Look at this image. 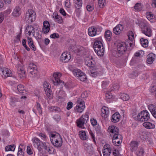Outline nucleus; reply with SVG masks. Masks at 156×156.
I'll list each match as a JSON object with an SVG mask.
<instances>
[{
	"label": "nucleus",
	"mask_w": 156,
	"mask_h": 156,
	"mask_svg": "<svg viewBox=\"0 0 156 156\" xmlns=\"http://www.w3.org/2000/svg\"><path fill=\"white\" fill-rule=\"evenodd\" d=\"M102 40L101 37L95 39L93 48L95 52L98 55L102 56L104 54L105 49L102 43Z\"/></svg>",
	"instance_id": "1"
},
{
	"label": "nucleus",
	"mask_w": 156,
	"mask_h": 156,
	"mask_svg": "<svg viewBox=\"0 0 156 156\" xmlns=\"http://www.w3.org/2000/svg\"><path fill=\"white\" fill-rule=\"evenodd\" d=\"M50 141L52 144L56 148L60 147L62 144V140L60 135L55 132L51 134L50 136Z\"/></svg>",
	"instance_id": "2"
},
{
	"label": "nucleus",
	"mask_w": 156,
	"mask_h": 156,
	"mask_svg": "<svg viewBox=\"0 0 156 156\" xmlns=\"http://www.w3.org/2000/svg\"><path fill=\"white\" fill-rule=\"evenodd\" d=\"M138 25L141 29L142 33L149 37L152 35L151 27L146 21H141L139 22Z\"/></svg>",
	"instance_id": "3"
},
{
	"label": "nucleus",
	"mask_w": 156,
	"mask_h": 156,
	"mask_svg": "<svg viewBox=\"0 0 156 156\" xmlns=\"http://www.w3.org/2000/svg\"><path fill=\"white\" fill-rule=\"evenodd\" d=\"M128 47V44L124 42L118 44L117 46V51L113 52V55L116 57H120L125 53Z\"/></svg>",
	"instance_id": "4"
},
{
	"label": "nucleus",
	"mask_w": 156,
	"mask_h": 156,
	"mask_svg": "<svg viewBox=\"0 0 156 156\" xmlns=\"http://www.w3.org/2000/svg\"><path fill=\"white\" fill-rule=\"evenodd\" d=\"M150 119V114L146 110H143L139 113L136 116L134 117L135 120L141 122H145L149 120Z\"/></svg>",
	"instance_id": "5"
},
{
	"label": "nucleus",
	"mask_w": 156,
	"mask_h": 156,
	"mask_svg": "<svg viewBox=\"0 0 156 156\" xmlns=\"http://www.w3.org/2000/svg\"><path fill=\"white\" fill-rule=\"evenodd\" d=\"M36 17V14L32 9H29L26 13L25 20L29 23L34 21Z\"/></svg>",
	"instance_id": "6"
},
{
	"label": "nucleus",
	"mask_w": 156,
	"mask_h": 156,
	"mask_svg": "<svg viewBox=\"0 0 156 156\" xmlns=\"http://www.w3.org/2000/svg\"><path fill=\"white\" fill-rule=\"evenodd\" d=\"M27 71L31 77L33 78L37 77L38 76L37 67L33 63H30L27 68Z\"/></svg>",
	"instance_id": "7"
},
{
	"label": "nucleus",
	"mask_w": 156,
	"mask_h": 156,
	"mask_svg": "<svg viewBox=\"0 0 156 156\" xmlns=\"http://www.w3.org/2000/svg\"><path fill=\"white\" fill-rule=\"evenodd\" d=\"M77 104L74 108L75 112L81 113L84 110L85 108V103L84 101L81 99H78L77 101Z\"/></svg>",
	"instance_id": "8"
},
{
	"label": "nucleus",
	"mask_w": 156,
	"mask_h": 156,
	"mask_svg": "<svg viewBox=\"0 0 156 156\" xmlns=\"http://www.w3.org/2000/svg\"><path fill=\"white\" fill-rule=\"evenodd\" d=\"M43 87L47 97L50 99H52L53 95L52 91L50 89L51 86L50 84L47 81H45L44 83Z\"/></svg>",
	"instance_id": "9"
},
{
	"label": "nucleus",
	"mask_w": 156,
	"mask_h": 156,
	"mask_svg": "<svg viewBox=\"0 0 156 156\" xmlns=\"http://www.w3.org/2000/svg\"><path fill=\"white\" fill-rule=\"evenodd\" d=\"M32 141L34 146L37 147L39 151H40L42 150L44 145L43 143L38 138L34 137L32 139Z\"/></svg>",
	"instance_id": "10"
},
{
	"label": "nucleus",
	"mask_w": 156,
	"mask_h": 156,
	"mask_svg": "<svg viewBox=\"0 0 156 156\" xmlns=\"http://www.w3.org/2000/svg\"><path fill=\"white\" fill-rule=\"evenodd\" d=\"M60 75L59 73H55L53 75L54 79H53V83L55 85H58L62 83L64 85V82L59 79V76Z\"/></svg>",
	"instance_id": "11"
},
{
	"label": "nucleus",
	"mask_w": 156,
	"mask_h": 156,
	"mask_svg": "<svg viewBox=\"0 0 156 156\" xmlns=\"http://www.w3.org/2000/svg\"><path fill=\"white\" fill-rule=\"evenodd\" d=\"M71 55L70 53L64 52L61 55L60 60L62 62H68L71 59Z\"/></svg>",
	"instance_id": "12"
},
{
	"label": "nucleus",
	"mask_w": 156,
	"mask_h": 156,
	"mask_svg": "<svg viewBox=\"0 0 156 156\" xmlns=\"http://www.w3.org/2000/svg\"><path fill=\"white\" fill-rule=\"evenodd\" d=\"M103 156H109L111 150L110 145L109 144H106L103 147Z\"/></svg>",
	"instance_id": "13"
},
{
	"label": "nucleus",
	"mask_w": 156,
	"mask_h": 156,
	"mask_svg": "<svg viewBox=\"0 0 156 156\" xmlns=\"http://www.w3.org/2000/svg\"><path fill=\"white\" fill-rule=\"evenodd\" d=\"M1 70L2 72V77L4 79L12 76L10 70H9L7 68H1Z\"/></svg>",
	"instance_id": "14"
},
{
	"label": "nucleus",
	"mask_w": 156,
	"mask_h": 156,
	"mask_svg": "<svg viewBox=\"0 0 156 156\" xmlns=\"http://www.w3.org/2000/svg\"><path fill=\"white\" fill-rule=\"evenodd\" d=\"M50 29V24L49 22L46 20L43 22V27L42 28V32L44 34H47Z\"/></svg>",
	"instance_id": "15"
},
{
	"label": "nucleus",
	"mask_w": 156,
	"mask_h": 156,
	"mask_svg": "<svg viewBox=\"0 0 156 156\" xmlns=\"http://www.w3.org/2000/svg\"><path fill=\"white\" fill-rule=\"evenodd\" d=\"M97 28L94 27H90L88 30V33L89 36L93 37L97 34Z\"/></svg>",
	"instance_id": "16"
},
{
	"label": "nucleus",
	"mask_w": 156,
	"mask_h": 156,
	"mask_svg": "<svg viewBox=\"0 0 156 156\" xmlns=\"http://www.w3.org/2000/svg\"><path fill=\"white\" fill-rule=\"evenodd\" d=\"M108 132L111 133L112 135L118 134L119 132V129L114 126H110L108 128Z\"/></svg>",
	"instance_id": "17"
},
{
	"label": "nucleus",
	"mask_w": 156,
	"mask_h": 156,
	"mask_svg": "<svg viewBox=\"0 0 156 156\" xmlns=\"http://www.w3.org/2000/svg\"><path fill=\"white\" fill-rule=\"evenodd\" d=\"M120 118V114L118 112H116L112 115L111 120L112 122L116 123L119 121Z\"/></svg>",
	"instance_id": "18"
},
{
	"label": "nucleus",
	"mask_w": 156,
	"mask_h": 156,
	"mask_svg": "<svg viewBox=\"0 0 156 156\" xmlns=\"http://www.w3.org/2000/svg\"><path fill=\"white\" fill-rule=\"evenodd\" d=\"M72 48L73 49V51L75 53H80V54H83V51L84 50V48L81 46L75 45L72 47Z\"/></svg>",
	"instance_id": "19"
},
{
	"label": "nucleus",
	"mask_w": 156,
	"mask_h": 156,
	"mask_svg": "<svg viewBox=\"0 0 156 156\" xmlns=\"http://www.w3.org/2000/svg\"><path fill=\"white\" fill-rule=\"evenodd\" d=\"M123 27L122 25L119 24L114 28L113 32L115 34H119L123 30Z\"/></svg>",
	"instance_id": "20"
},
{
	"label": "nucleus",
	"mask_w": 156,
	"mask_h": 156,
	"mask_svg": "<svg viewBox=\"0 0 156 156\" xmlns=\"http://www.w3.org/2000/svg\"><path fill=\"white\" fill-rule=\"evenodd\" d=\"M155 56L153 53H151L147 56V62L148 64H152L154 60Z\"/></svg>",
	"instance_id": "21"
},
{
	"label": "nucleus",
	"mask_w": 156,
	"mask_h": 156,
	"mask_svg": "<svg viewBox=\"0 0 156 156\" xmlns=\"http://www.w3.org/2000/svg\"><path fill=\"white\" fill-rule=\"evenodd\" d=\"M17 73L20 78L24 77L25 76V71L23 67L19 66L18 67Z\"/></svg>",
	"instance_id": "22"
},
{
	"label": "nucleus",
	"mask_w": 156,
	"mask_h": 156,
	"mask_svg": "<svg viewBox=\"0 0 156 156\" xmlns=\"http://www.w3.org/2000/svg\"><path fill=\"white\" fill-rule=\"evenodd\" d=\"M146 16L147 18L151 22H154L155 21L156 16H154L151 12H147Z\"/></svg>",
	"instance_id": "23"
},
{
	"label": "nucleus",
	"mask_w": 156,
	"mask_h": 156,
	"mask_svg": "<svg viewBox=\"0 0 156 156\" xmlns=\"http://www.w3.org/2000/svg\"><path fill=\"white\" fill-rule=\"evenodd\" d=\"M83 146L84 149L86 151L89 153L91 154L93 152L92 147L90 144H88L86 142H83Z\"/></svg>",
	"instance_id": "24"
},
{
	"label": "nucleus",
	"mask_w": 156,
	"mask_h": 156,
	"mask_svg": "<svg viewBox=\"0 0 156 156\" xmlns=\"http://www.w3.org/2000/svg\"><path fill=\"white\" fill-rule=\"evenodd\" d=\"M44 149L47 151L50 154H54L56 153L55 148L52 146H44Z\"/></svg>",
	"instance_id": "25"
},
{
	"label": "nucleus",
	"mask_w": 156,
	"mask_h": 156,
	"mask_svg": "<svg viewBox=\"0 0 156 156\" xmlns=\"http://www.w3.org/2000/svg\"><path fill=\"white\" fill-rule=\"evenodd\" d=\"M53 14L55 15L54 16H53V18H54V20L55 22H58L59 23H62L63 21L62 18L61 16L58 14L57 12H54L53 13Z\"/></svg>",
	"instance_id": "26"
},
{
	"label": "nucleus",
	"mask_w": 156,
	"mask_h": 156,
	"mask_svg": "<svg viewBox=\"0 0 156 156\" xmlns=\"http://www.w3.org/2000/svg\"><path fill=\"white\" fill-rule=\"evenodd\" d=\"M143 125L146 128L148 129H154L155 128V125L154 124L147 121L144 122Z\"/></svg>",
	"instance_id": "27"
},
{
	"label": "nucleus",
	"mask_w": 156,
	"mask_h": 156,
	"mask_svg": "<svg viewBox=\"0 0 156 156\" xmlns=\"http://www.w3.org/2000/svg\"><path fill=\"white\" fill-rule=\"evenodd\" d=\"M27 41L29 46L30 48L34 51L36 50V48L34 44L33 41L31 38L28 37Z\"/></svg>",
	"instance_id": "28"
},
{
	"label": "nucleus",
	"mask_w": 156,
	"mask_h": 156,
	"mask_svg": "<svg viewBox=\"0 0 156 156\" xmlns=\"http://www.w3.org/2000/svg\"><path fill=\"white\" fill-rule=\"evenodd\" d=\"M85 64L89 67H93L94 65V61L92 59H89L88 57L85 58Z\"/></svg>",
	"instance_id": "29"
},
{
	"label": "nucleus",
	"mask_w": 156,
	"mask_h": 156,
	"mask_svg": "<svg viewBox=\"0 0 156 156\" xmlns=\"http://www.w3.org/2000/svg\"><path fill=\"white\" fill-rule=\"evenodd\" d=\"M112 35V32L109 30H108L105 32V37L107 42H110L111 41Z\"/></svg>",
	"instance_id": "30"
},
{
	"label": "nucleus",
	"mask_w": 156,
	"mask_h": 156,
	"mask_svg": "<svg viewBox=\"0 0 156 156\" xmlns=\"http://www.w3.org/2000/svg\"><path fill=\"white\" fill-rule=\"evenodd\" d=\"M144 148L140 146L136 151V154L137 156H144Z\"/></svg>",
	"instance_id": "31"
},
{
	"label": "nucleus",
	"mask_w": 156,
	"mask_h": 156,
	"mask_svg": "<svg viewBox=\"0 0 156 156\" xmlns=\"http://www.w3.org/2000/svg\"><path fill=\"white\" fill-rule=\"evenodd\" d=\"M17 89L18 92L22 95H24L26 93L23 86L22 84H19L17 86Z\"/></svg>",
	"instance_id": "32"
},
{
	"label": "nucleus",
	"mask_w": 156,
	"mask_h": 156,
	"mask_svg": "<svg viewBox=\"0 0 156 156\" xmlns=\"http://www.w3.org/2000/svg\"><path fill=\"white\" fill-rule=\"evenodd\" d=\"M73 2L76 8L78 9L81 8L83 4L82 0H73Z\"/></svg>",
	"instance_id": "33"
},
{
	"label": "nucleus",
	"mask_w": 156,
	"mask_h": 156,
	"mask_svg": "<svg viewBox=\"0 0 156 156\" xmlns=\"http://www.w3.org/2000/svg\"><path fill=\"white\" fill-rule=\"evenodd\" d=\"M142 4L141 3H136L134 6V11L136 12L141 11L142 9Z\"/></svg>",
	"instance_id": "34"
},
{
	"label": "nucleus",
	"mask_w": 156,
	"mask_h": 156,
	"mask_svg": "<svg viewBox=\"0 0 156 156\" xmlns=\"http://www.w3.org/2000/svg\"><path fill=\"white\" fill-rule=\"evenodd\" d=\"M101 111L102 116H104V117H107L109 113L108 108L106 107H103L102 108Z\"/></svg>",
	"instance_id": "35"
},
{
	"label": "nucleus",
	"mask_w": 156,
	"mask_h": 156,
	"mask_svg": "<svg viewBox=\"0 0 156 156\" xmlns=\"http://www.w3.org/2000/svg\"><path fill=\"white\" fill-rule=\"evenodd\" d=\"M20 9L19 7H16L14 9L12 12V15L14 17L19 16L20 14Z\"/></svg>",
	"instance_id": "36"
},
{
	"label": "nucleus",
	"mask_w": 156,
	"mask_h": 156,
	"mask_svg": "<svg viewBox=\"0 0 156 156\" xmlns=\"http://www.w3.org/2000/svg\"><path fill=\"white\" fill-rule=\"evenodd\" d=\"M122 135H119V139L117 140L112 139V143L114 145H115L116 146H119L122 142Z\"/></svg>",
	"instance_id": "37"
},
{
	"label": "nucleus",
	"mask_w": 156,
	"mask_h": 156,
	"mask_svg": "<svg viewBox=\"0 0 156 156\" xmlns=\"http://www.w3.org/2000/svg\"><path fill=\"white\" fill-rule=\"evenodd\" d=\"M79 135L80 137L82 140H85L87 138L86 132L84 131H80L79 132Z\"/></svg>",
	"instance_id": "38"
},
{
	"label": "nucleus",
	"mask_w": 156,
	"mask_h": 156,
	"mask_svg": "<svg viewBox=\"0 0 156 156\" xmlns=\"http://www.w3.org/2000/svg\"><path fill=\"white\" fill-rule=\"evenodd\" d=\"M48 109L51 112H59L61 111L60 108L58 107L51 106Z\"/></svg>",
	"instance_id": "39"
},
{
	"label": "nucleus",
	"mask_w": 156,
	"mask_h": 156,
	"mask_svg": "<svg viewBox=\"0 0 156 156\" xmlns=\"http://www.w3.org/2000/svg\"><path fill=\"white\" fill-rule=\"evenodd\" d=\"M85 123H86L80 118L77 119L76 121L77 126L79 127L82 128Z\"/></svg>",
	"instance_id": "40"
},
{
	"label": "nucleus",
	"mask_w": 156,
	"mask_h": 156,
	"mask_svg": "<svg viewBox=\"0 0 156 156\" xmlns=\"http://www.w3.org/2000/svg\"><path fill=\"white\" fill-rule=\"evenodd\" d=\"M140 42L141 44L144 47L146 48L147 47L148 41L147 39L141 38L140 40Z\"/></svg>",
	"instance_id": "41"
},
{
	"label": "nucleus",
	"mask_w": 156,
	"mask_h": 156,
	"mask_svg": "<svg viewBox=\"0 0 156 156\" xmlns=\"http://www.w3.org/2000/svg\"><path fill=\"white\" fill-rule=\"evenodd\" d=\"M78 79L82 81H84L87 80V77L85 74L82 72L81 74L78 75Z\"/></svg>",
	"instance_id": "42"
},
{
	"label": "nucleus",
	"mask_w": 156,
	"mask_h": 156,
	"mask_svg": "<svg viewBox=\"0 0 156 156\" xmlns=\"http://www.w3.org/2000/svg\"><path fill=\"white\" fill-rule=\"evenodd\" d=\"M15 146L14 144L9 145L6 146L5 147V150L6 151H14L15 148Z\"/></svg>",
	"instance_id": "43"
},
{
	"label": "nucleus",
	"mask_w": 156,
	"mask_h": 156,
	"mask_svg": "<svg viewBox=\"0 0 156 156\" xmlns=\"http://www.w3.org/2000/svg\"><path fill=\"white\" fill-rule=\"evenodd\" d=\"M120 97L123 100L125 101H128L129 98V95L125 93L122 94L121 95Z\"/></svg>",
	"instance_id": "44"
},
{
	"label": "nucleus",
	"mask_w": 156,
	"mask_h": 156,
	"mask_svg": "<svg viewBox=\"0 0 156 156\" xmlns=\"http://www.w3.org/2000/svg\"><path fill=\"white\" fill-rule=\"evenodd\" d=\"M80 118H81L83 121L86 123L87 121L89 120V115L87 113H86L85 114L83 115Z\"/></svg>",
	"instance_id": "45"
},
{
	"label": "nucleus",
	"mask_w": 156,
	"mask_h": 156,
	"mask_svg": "<svg viewBox=\"0 0 156 156\" xmlns=\"http://www.w3.org/2000/svg\"><path fill=\"white\" fill-rule=\"evenodd\" d=\"M130 145L131 146L132 148V149H134L138 147V143L137 141H132L131 142Z\"/></svg>",
	"instance_id": "46"
},
{
	"label": "nucleus",
	"mask_w": 156,
	"mask_h": 156,
	"mask_svg": "<svg viewBox=\"0 0 156 156\" xmlns=\"http://www.w3.org/2000/svg\"><path fill=\"white\" fill-rule=\"evenodd\" d=\"M39 136L42 138V139L46 141L48 140V137L46 136V134L44 133H40L39 134Z\"/></svg>",
	"instance_id": "47"
},
{
	"label": "nucleus",
	"mask_w": 156,
	"mask_h": 156,
	"mask_svg": "<svg viewBox=\"0 0 156 156\" xmlns=\"http://www.w3.org/2000/svg\"><path fill=\"white\" fill-rule=\"evenodd\" d=\"M36 108L39 114H42V112L41 105L38 102H37Z\"/></svg>",
	"instance_id": "48"
},
{
	"label": "nucleus",
	"mask_w": 156,
	"mask_h": 156,
	"mask_svg": "<svg viewBox=\"0 0 156 156\" xmlns=\"http://www.w3.org/2000/svg\"><path fill=\"white\" fill-rule=\"evenodd\" d=\"M148 108L151 113L156 110V106L152 104H151L148 106Z\"/></svg>",
	"instance_id": "49"
},
{
	"label": "nucleus",
	"mask_w": 156,
	"mask_h": 156,
	"mask_svg": "<svg viewBox=\"0 0 156 156\" xmlns=\"http://www.w3.org/2000/svg\"><path fill=\"white\" fill-rule=\"evenodd\" d=\"M128 36L129 40L132 42L134 38V35L133 32L132 31L129 32Z\"/></svg>",
	"instance_id": "50"
},
{
	"label": "nucleus",
	"mask_w": 156,
	"mask_h": 156,
	"mask_svg": "<svg viewBox=\"0 0 156 156\" xmlns=\"http://www.w3.org/2000/svg\"><path fill=\"white\" fill-rule=\"evenodd\" d=\"M81 70L79 69H74L73 71V73L74 75L77 77L78 76V75L81 74Z\"/></svg>",
	"instance_id": "51"
},
{
	"label": "nucleus",
	"mask_w": 156,
	"mask_h": 156,
	"mask_svg": "<svg viewBox=\"0 0 156 156\" xmlns=\"http://www.w3.org/2000/svg\"><path fill=\"white\" fill-rule=\"evenodd\" d=\"M81 70L79 69H74L73 71V73L74 75L77 77L78 76V75L81 74Z\"/></svg>",
	"instance_id": "52"
},
{
	"label": "nucleus",
	"mask_w": 156,
	"mask_h": 156,
	"mask_svg": "<svg viewBox=\"0 0 156 156\" xmlns=\"http://www.w3.org/2000/svg\"><path fill=\"white\" fill-rule=\"evenodd\" d=\"M98 4L100 7L102 8L106 4V0H98Z\"/></svg>",
	"instance_id": "53"
},
{
	"label": "nucleus",
	"mask_w": 156,
	"mask_h": 156,
	"mask_svg": "<svg viewBox=\"0 0 156 156\" xmlns=\"http://www.w3.org/2000/svg\"><path fill=\"white\" fill-rule=\"evenodd\" d=\"M119 86L118 83H116L114 84L112 87H111L110 90L111 91L116 90L119 89Z\"/></svg>",
	"instance_id": "54"
},
{
	"label": "nucleus",
	"mask_w": 156,
	"mask_h": 156,
	"mask_svg": "<svg viewBox=\"0 0 156 156\" xmlns=\"http://www.w3.org/2000/svg\"><path fill=\"white\" fill-rule=\"evenodd\" d=\"M2 135L6 137H7L10 135V133L9 131L5 129H3L2 130Z\"/></svg>",
	"instance_id": "55"
},
{
	"label": "nucleus",
	"mask_w": 156,
	"mask_h": 156,
	"mask_svg": "<svg viewBox=\"0 0 156 156\" xmlns=\"http://www.w3.org/2000/svg\"><path fill=\"white\" fill-rule=\"evenodd\" d=\"M139 134L140 135V137L142 140H144L145 139V136L146 133L144 131H140L139 132Z\"/></svg>",
	"instance_id": "56"
},
{
	"label": "nucleus",
	"mask_w": 156,
	"mask_h": 156,
	"mask_svg": "<svg viewBox=\"0 0 156 156\" xmlns=\"http://www.w3.org/2000/svg\"><path fill=\"white\" fill-rule=\"evenodd\" d=\"M92 70L91 71V73H90V76L94 77H96L99 74L100 71L99 70H97L95 72H94Z\"/></svg>",
	"instance_id": "57"
},
{
	"label": "nucleus",
	"mask_w": 156,
	"mask_h": 156,
	"mask_svg": "<svg viewBox=\"0 0 156 156\" xmlns=\"http://www.w3.org/2000/svg\"><path fill=\"white\" fill-rule=\"evenodd\" d=\"M53 119L57 122H59L61 119L60 115H55L53 117Z\"/></svg>",
	"instance_id": "58"
},
{
	"label": "nucleus",
	"mask_w": 156,
	"mask_h": 156,
	"mask_svg": "<svg viewBox=\"0 0 156 156\" xmlns=\"http://www.w3.org/2000/svg\"><path fill=\"white\" fill-rule=\"evenodd\" d=\"M18 156H24V153L23 151V149L19 146L18 151L17 153Z\"/></svg>",
	"instance_id": "59"
},
{
	"label": "nucleus",
	"mask_w": 156,
	"mask_h": 156,
	"mask_svg": "<svg viewBox=\"0 0 156 156\" xmlns=\"http://www.w3.org/2000/svg\"><path fill=\"white\" fill-rule=\"evenodd\" d=\"M106 98L107 99H110L112 97V95L110 92L108 91L105 94Z\"/></svg>",
	"instance_id": "60"
},
{
	"label": "nucleus",
	"mask_w": 156,
	"mask_h": 156,
	"mask_svg": "<svg viewBox=\"0 0 156 156\" xmlns=\"http://www.w3.org/2000/svg\"><path fill=\"white\" fill-rule=\"evenodd\" d=\"M50 37L52 38L55 39L59 38V36L58 34L54 33L51 34L50 35Z\"/></svg>",
	"instance_id": "61"
},
{
	"label": "nucleus",
	"mask_w": 156,
	"mask_h": 156,
	"mask_svg": "<svg viewBox=\"0 0 156 156\" xmlns=\"http://www.w3.org/2000/svg\"><path fill=\"white\" fill-rule=\"evenodd\" d=\"M108 84V83L107 81H103L101 85L103 89H105L106 88Z\"/></svg>",
	"instance_id": "62"
},
{
	"label": "nucleus",
	"mask_w": 156,
	"mask_h": 156,
	"mask_svg": "<svg viewBox=\"0 0 156 156\" xmlns=\"http://www.w3.org/2000/svg\"><path fill=\"white\" fill-rule=\"evenodd\" d=\"M88 93L87 91H85L82 92L81 94V97L82 98H85L88 97Z\"/></svg>",
	"instance_id": "63"
},
{
	"label": "nucleus",
	"mask_w": 156,
	"mask_h": 156,
	"mask_svg": "<svg viewBox=\"0 0 156 156\" xmlns=\"http://www.w3.org/2000/svg\"><path fill=\"white\" fill-rule=\"evenodd\" d=\"M87 10L89 12L92 11L94 9L93 6L90 5H87L86 6Z\"/></svg>",
	"instance_id": "64"
}]
</instances>
